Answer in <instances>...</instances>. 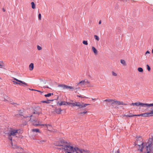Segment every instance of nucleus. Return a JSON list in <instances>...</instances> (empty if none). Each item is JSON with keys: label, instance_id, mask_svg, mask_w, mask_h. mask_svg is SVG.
<instances>
[{"label": "nucleus", "instance_id": "nucleus-1", "mask_svg": "<svg viewBox=\"0 0 153 153\" xmlns=\"http://www.w3.org/2000/svg\"><path fill=\"white\" fill-rule=\"evenodd\" d=\"M77 149H78V147H74L68 143L64 147V150L65 151V153H74L75 151H76Z\"/></svg>", "mask_w": 153, "mask_h": 153}, {"label": "nucleus", "instance_id": "nucleus-2", "mask_svg": "<svg viewBox=\"0 0 153 153\" xmlns=\"http://www.w3.org/2000/svg\"><path fill=\"white\" fill-rule=\"evenodd\" d=\"M19 130L18 129H13L11 128L9 132L7 133V135L9 137H11V136H14L19 134Z\"/></svg>", "mask_w": 153, "mask_h": 153}, {"label": "nucleus", "instance_id": "nucleus-3", "mask_svg": "<svg viewBox=\"0 0 153 153\" xmlns=\"http://www.w3.org/2000/svg\"><path fill=\"white\" fill-rule=\"evenodd\" d=\"M58 87H61L63 89H70V90H71V91H73L75 89H77L79 88H74V87H73L71 86L67 85H63V84H59L58 85Z\"/></svg>", "mask_w": 153, "mask_h": 153}, {"label": "nucleus", "instance_id": "nucleus-4", "mask_svg": "<svg viewBox=\"0 0 153 153\" xmlns=\"http://www.w3.org/2000/svg\"><path fill=\"white\" fill-rule=\"evenodd\" d=\"M146 147V152L145 153H153L152 151V145L151 143H149Z\"/></svg>", "mask_w": 153, "mask_h": 153}, {"label": "nucleus", "instance_id": "nucleus-5", "mask_svg": "<svg viewBox=\"0 0 153 153\" xmlns=\"http://www.w3.org/2000/svg\"><path fill=\"white\" fill-rule=\"evenodd\" d=\"M67 143V142L65 141L64 140H62L60 142L57 143L56 145L60 147H65Z\"/></svg>", "mask_w": 153, "mask_h": 153}, {"label": "nucleus", "instance_id": "nucleus-6", "mask_svg": "<svg viewBox=\"0 0 153 153\" xmlns=\"http://www.w3.org/2000/svg\"><path fill=\"white\" fill-rule=\"evenodd\" d=\"M131 106L132 105H136L137 106H138L140 105L141 106H143L144 105L146 106V103H141L140 102H137L135 103H133L130 104Z\"/></svg>", "mask_w": 153, "mask_h": 153}, {"label": "nucleus", "instance_id": "nucleus-7", "mask_svg": "<svg viewBox=\"0 0 153 153\" xmlns=\"http://www.w3.org/2000/svg\"><path fill=\"white\" fill-rule=\"evenodd\" d=\"M76 151H75V152L76 153H85V152L88 153V150H85L83 149H80L78 148V149L76 150Z\"/></svg>", "mask_w": 153, "mask_h": 153}, {"label": "nucleus", "instance_id": "nucleus-8", "mask_svg": "<svg viewBox=\"0 0 153 153\" xmlns=\"http://www.w3.org/2000/svg\"><path fill=\"white\" fill-rule=\"evenodd\" d=\"M30 121H31L33 122V124L34 126H37L38 125H41L42 124H40L39 123V122H37V121H35V120L32 119L31 118H30Z\"/></svg>", "mask_w": 153, "mask_h": 153}, {"label": "nucleus", "instance_id": "nucleus-9", "mask_svg": "<svg viewBox=\"0 0 153 153\" xmlns=\"http://www.w3.org/2000/svg\"><path fill=\"white\" fill-rule=\"evenodd\" d=\"M9 139L11 141V143L12 146V147L14 149H18V148H19V147L18 146H17L16 145H13V143H12V137H9Z\"/></svg>", "mask_w": 153, "mask_h": 153}, {"label": "nucleus", "instance_id": "nucleus-10", "mask_svg": "<svg viewBox=\"0 0 153 153\" xmlns=\"http://www.w3.org/2000/svg\"><path fill=\"white\" fill-rule=\"evenodd\" d=\"M14 79L16 81H17V82H20V83L23 84L24 85V86H25V87L26 86H28V85L27 84V83H25V82L23 81H22L20 80H19L18 79H17L16 78H14Z\"/></svg>", "mask_w": 153, "mask_h": 153}, {"label": "nucleus", "instance_id": "nucleus-11", "mask_svg": "<svg viewBox=\"0 0 153 153\" xmlns=\"http://www.w3.org/2000/svg\"><path fill=\"white\" fill-rule=\"evenodd\" d=\"M62 111V110L61 109V108H59V109L55 108L54 110V112L57 113V114H60L61 113V111Z\"/></svg>", "mask_w": 153, "mask_h": 153}, {"label": "nucleus", "instance_id": "nucleus-12", "mask_svg": "<svg viewBox=\"0 0 153 153\" xmlns=\"http://www.w3.org/2000/svg\"><path fill=\"white\" fill-rule=\"evenodd\" d=\"M138 146H139V148L141 146V149H140L141 152H142L143 151V149L144 147V143L142 142V143L140 145H138Z\"/></svg>", "mask_w": 153, "mask_h": 153}, {"label": "nucleus", "instance_id": "nucleus-13", "mask_svg": "<svg viewBox=\"0 0 153 153\" xmlns=\"http://www.w3.org/2000/svg\"><path fill=\"white\" fill-rule=\"evenodd\" d=\"M23 149L21 147H19L16 151L18 153H25L23 152Z\"/></svg>", "mask_w": 153, "mask_h": 153}, {"label": "nucleus", "instance_id": "nucleus-14", "mask_svg": "<svg viewBox=\"0 0 153 153\" xmlns=\"http://www.w3.org/2000/svg\"><path fill=\"white\" fill-rule=\"evenodd\" d=\"M57 104H59V105H66V102L62 101L61 102H58L57 103Z\"/></svg>", "mask_w": 153, "mask_h": 153}, {"label": "nucleus", "instance_id": "nucleus-15", "mask_svg": "<svg viewBox=\"0 0 153 153\" xmlns=\"http://www.w3.org/2000/svg\"><path fill=\"white\" fill-rule=\"evenodd\" d=\"M46 141V140H37L36 141V142L37 143H39L40 144H43V143L45 142Z\"/></svg>", "mask_w": 153, "mask_h": 153}, {"label": "nucleus", "instance_id": "nucleus-16", "mask_svg": "<svg viewBox=\"0 0 153 153\" xmlns=\"http://www.w3.org/2000/svg\"><path fill=\"white\" fill-rule=\"evenodd\" d=\"M115 103V100H111L110 102L106 103V105H112L114 104Z\"/></svg>", "mask_w": 153, "mask_h": 153}, {"label": "nucleus", "instance_id": "nucleus-17", "mask_svg": "<svg viewBox=\"0 0 153 153\" xmlns=\"http://www.w3.org/2000/svg\"><path fill=\"white\" fill-rule=\"evenodd\" d=\"M143 116L145 117L151 116L149 112L142 114Z\"/></svg>", "mask_w": 153, "mask_h": 153}, {"label": "nucleus", "instance_id": "nucleus-18", "mask_svg": "<svg viewBox=\"0 0 153 153\" xmlns=\"http://www.w3.org/2000/svg\"><path fill=\"white\" fill-rule=\"evenodd\" d=\"M115 103L116 105H123V102H120L116 100H115Z\"/></svg>", "mask_w": 153, "mask_h": 153}, {"label": "nucleus", "instance_id": "nucleus-19", "mask_svg": "<svg viewBox=\"0 0 153 153\" xmlns=\"http://www.w3.org/2000/svg\"><path fill=\"white\" fill-rule=\"evenodd\" d=\"M34 68V64L33 63H31L29 65V70L30 71L32 70Z\"/></svg>", "mask_w": 153, "mask_h": 153}, {"label": "nucleus", "instance_id": "nucleus-20", "mask_svg": "<svg viewBox=\"0 0 153 153\" xmlns=\"http://www.w3.org/2000/svg\"><path fill=\"white\" fill-rule=\"evenodd\" d=\"M92 49L95 54H97V51L96 48L94 47L93 46L92 48Z\"/></svg>", "mask_w": 153, "mask_h": 153}, {"label": "nucleus", "instance_id": "nucleus-21", "mask_svg": "<svg viewBox=\"0 0 153 153\" xmlns=\"http://www.w3.org/2000/svg\"><path fill=\"white\" fill-rule=\"evenodd\" d=\"M78 84H81L82 86L85 85V80H82L79 82L78 84Z\"/></svg>", "mask_w": 153, "mask_h": 153}, {"label": "nucleus", "instance_id": "nucleus-22", "mask_svg": "<svg viewBox=\"0 0 153 153\" xmlns=\"http://www.w3.org/2000/svg\"><path fill=\"white\" fill-rule=\"evenodd\" d=\"M53 100H48L46 101H42V103H49L50 102V101H53Z\"/></svg>", "mask_w": 153, "mask_h": 153}, {"label": "nucleus", "instance_id": "nucleus-23", "mask_svg": "<svg viewBox=\"0 0 153 153\" xmlns=\"http://www.w3.org/2000/svg\"><path fill=\"white\" fill-rule=\"evenodd\" d=\"M32 131L34 132H40L38 128H34L32 129Z\"/></svg>", "mask_w": 153, "mask_h": 153}, {"label": "nucleus", "instance_id": "nucleus-24", "mask_svg": "<svg viewBox=\"0 0 153 153\" xmlns=\"http://www.w3.org/2000/svg\"><path fill=\"white\" fill-rule=\"evenodd\" d=\"M120 62L122 64H123L125 66L126 65V62L124 60L121 59L120 60Z\"/></svg>", "mask_w": 153, "mask_h": 153}, {"label": "nucleus", "instance_id": "nucleus-25", "mask_svg": "<svg viewBox=\"0 0 153 153\" xmlns=\"http://www.w3.org/2000/svg\"><path fill=\"white\" fill-rule=\"evenodd\" d=\"M53 93H49L48 94L45 95V96L46 97H49L51 96V95H53Z\"/></svg>", "mask_w": 153, "mask_h": 153}, {"label": "nucleus", "instance_id": "nucleus-26", "mask_svg": "<svg viewBox=\"0 0 153 153\" xmlns=\"http://www.w3.org/2000/svg\"><path fill=\"white\" fill-rule=\"evenodd\" d=\"M31 7L33 9H35V6L34 3L33 2H32L31 3Z\"/></svg>", "mask_w": 153, "mask_h": 153}, {"label": "nucleus", "instance_id": "nucleus-27", "mask_svg": "<svg viewBox=\"0 0 153 153\" xmlns=\"http://www.w3.org/2000/svg\"><path fill=\"white\" fill-rule=\"evenodd\" d=\"M139 140L140 141V142H142L143 141L142 138L140 137L139 138H138L137 140V143H140V142H139Z\"/></svg>", "mask_w": 153, "mask_h": 153}, {"label": "nucleus", "instance_id": "nucleus-28", "mask_svg": "<svg viewBox=\"0 0 153 153\" xmlns=\"http://www.w3.org/2000/svg\"><path fill=\"white\" fill-rule=\"evenodd\" d=\"M120 152L119 151V149H118L117 150H115L114 149L112 153H120Z\"/></svg>", "mask_w": 153, "mask_h": 153}, {"label": "nucleus", "instance_id": "nucleus-29", "mask_svg": "<svg viewBox=\"0 0 153 153\" xmlns=\"http://www.w3.org/2000/svg\"><path fill=\"white\" fill-rule=\"evenodd\" d=\"M146 106L147 107L152 106H153V103H152V104L146 103Z\"/></svg>", "mask_w": 153, "mask_h": 153}, {"label": "nucleus", "instance_id": "nucleus-30", "mask_svg": "<svg viewBox=\"0 0 153 153\" xmlns=\"http://www.w3.org/2000/svg\"><path fill=\"white\" fill-rule=\"evenodd\" d=\"M94 37L95 39L97 40V41H99L100 40V38L99 37L96 35H94Z\"/></svg>", "mask_w": 153, "mask_h": 153}, {"label": "nucleus", "instance_id": "nucleus-31", "mask_svg": "<svg viewBox=\"0 0 153 153\" xmlns=\"http://www.w3.org/2000/svg\"><path fill=\"white\" fill-rule=\"evenodd\" d=\"M41 126H46L48 128V127H51V126L50 124H42Z\"/></svg>", "mask_w": 153, "mask_h": 153}, {"label": "nucleus", "instance_id": "nucleus-32", "mask_svg": "<svg viewBox=\"0 0 153 153\" xmlns=\"http://www.w3.org/2000/svg\"><path fill=\"white\" fill-rule=\"evenodd\" d=\"M134 115H133L132 114L130 113L129 115H126V117H131L135 116Z\"/></svg>", "mask_w": 153, "mask_h": 153}, {"label": "nucleus", "instance_id": "nucleus-33", "mask_svg": "<svg viewBox=\"0 0 153 153\" xmlns=\"http://www.w3.org/2000/svg\"><path fill=\"white\" fill-rule=\"evenodd\" d=\"M13 83H14V85H22V84H21V83H19L16 81H13Z\"/></svg>", "mask_w": 153, "mask_h": 153}, {"label": "nucleus", "instance_id": "nucleus-34", "mask_svg": "<svg viewBox=\"0 0 153 153\" xmlns=\"http://www.w3.org/2000/svg\"><path fill=\"white\" fill-rule=\"evenodd\" d=\"M138 71L140 72H143V68H138Z\"/></svg>", "mask_w": 153, "mask_h": 153}, {"label": "nucleus", "instance_id": "nucleus-35", "mask_svg": "<svg viewBox=\"0 0 153 153\" xmlns=\"http://www.w3.org/2000/svg\"><path fill=\"white\" fill-rule=\"evenodd\" d=\"M83 43L86 45H88V43L87 41H86L84 40L82 42Z\"/></svg>", "mask_w": 153, "mask_h": 153}, {"label": "nucleus", "instance_id": "nucleus-36", "mask_svg": "<svg viewBox=\"0 0 153 153\" xmlns=\"http://www.w3.org/2000/svg\"><path fill=\"white\" fill-rule=\"evenodd\" d=\"M37 49L38 50H41L42 49V48L41 47L39 46V45H37Z\"/></svg>", "mask_w": 153, "mask_h": 153}, {"label": "nucleus", "instance_id": "nucleus-37", "mask_svg": "<svg viewBox=\"0 0 153 153\" xmlns=\"http://www.w3.org/2000/svg\"><path fill=\"white\" fill-rule=\"evenodd\" d=\"M4 66V63L2 62H0V68Z\"/></svg>", "mask_w": 153, "mask_h": 153}, {"label": "nucleus", "instance_id": "nucleus-38", "mask_svg": "<svg viewBox=\"0 0 153 153\" xmlns=\"http://www.w3.org/2000/svg\"><path fill=\"white\" fill-rule=\"evenodd\" d=\"M87 111L85 110L83 112H80L79 113V114H86L87 113Z\"/></svg>", "mask_w": 153, "mask_h": 153}, {"label": "nucleus", "instance_id": "nucleus-39", "mask_svg": "<svg viewBox=\"0 0 153 153\" xmlns=\"http://www.w3.org/2000/svg\"><path fill=\"white\" fill-rule=\"evenodd\" d=\"M111 100L109 99H107L104 101V102H110V101Z\"/></svg>", "mask_w": 153, "mask_h": 153}, {"label": "nucleus", "instance_id": "nucleus-40", "mask_svg": "<svg viewBox=\"0 0 153 153\" xmlns=\"http://www.w3.org/2000/svg\"><path fill=\"white\" fill-rule=\"evenodd\" d=\"M112 75L113 76H117V75L116 73H115L114 71H112Z\"/></svg>", "mask_w": 153, "mask_h": 153}, {"label": "nucleus", "instance_id": "nucleus-41", "mask_svg": "<svg viewBox=\"0 0 153 153\" xmlns=\"http://www.w3.org/2000/svg\"><path fill=\"white\" fill-rule=\"evenodd\" d=\"M149 113L150 114V116H153V109Z\"/></svg>", "mask_w": 153, "mask_h": 153}, {"label": "nucleus", "instance_id": "nucleus-42", "mask_svg": "<svg viewBox=\"0 0 153 153\" xmlns=\"http://www.w3.org/2000/svg\"><path fill=\"white\" fill-rule=\"evenodd\" d=\"M33 113V114H38V115H39V114H40V113L39 112H37V111H35Z\"/></svg>", "mask_w": 153, "mask_h": 153}, {"label": "nucleus", "instance_id": "nucleus-43", "mask_svg": "<svg viewBox=\"0 0 153 153\" xmlns=\"http://www.w3.org/2000/svg\"><path fill=\"white\" fill-rule=\"evenodd\" d=\"M147 69H148V71H150L151 70V68H150V67L148 65H147Z\"/></svg>", "mask_w": 153, "mask_h": 153}, {"label": "nucleus", "instance_id": "nucleus-44", "mask_svg": "<svg viewBox=\"0 0 153 153\" xmlns=\"http://www.w3.org/2000/svg\"><path fill=\"white\" fill-rule=\"evenodd\" d=\"M90 85V82L87 80H85V85Z\"/></svg>", "mask_w": 153, "mask_h": 153}, {"label": "nucleus", "instance_id": "nucleus-45", "mask_svg": "<svg viewBox=\"0 0 153 153\" xmlns=\"http://www.w3.org/2000/svg\"><path fill=\"white\" fill-rule=\"evenodd\" d=\"M82 104H83V106H84V108L86 106H87V105H90V104H84L83 103H82Z\"/></svg>", "mask_w": 153, "mask_h": 153}, {"label": "nucleus", "instance_id": "nucleus-46", "mask_svg": "<svg viewBox=\"0 0 153 153\" xmlns=\"http://www.w3.org/2000/svg\"><path fill=\"white\" fill-rule=\"evenodd\" d=\"M38 18L39 20L41 19V15L40 13H39L38 15Z\"/></svg>", "mask_w": 153, "mask_h": 153}, {"label": "nucleus", "instance_id": "nucleus-47", "mask_svg": "<svg viewBox=\"0 0 153 153\" xmlns=\"http://www.w3.org/2000/svg\"><path fill=\"white\" fill-rule=\"evenodd\" d=\"M77 96L78 97H82V98H88V97H86L85 96L82 97L81 95H77Z\"/></svg>", "mask_w": 153, "mask_h": 153}, {"label": "nucleus", "instance_id": "nucleus-48", "mask_svg": "<svg viewBox=\"0 0 153 153\" xmlns=\"http://www.w3.org/2000/svg\"><path fill=\"white\" fill-rule=\"evenodd\" d=\"M79 108H84V106H83V105L82 104H80L79 106Z\"/></svg>", "mask_w": 153, "mask_h": 153}, {"label": "nucleus", "instance_id": "nucleus-49", "mask_svg": "<svg viewBox=\"0 0 153 153\" xmlns=\"http://www.w3.org/2000/svg\"><path fill=\"white\" fill-rule=\"evenodd\" d=\"M71 105H72L73 106H76V102L72 103Z\"/></svg>", "mask_w": 153, "mask_h": 153}, {"label": "nucleus", "instance_id": "nucleus-50", "mask_svg": "<svg viewBox=\"0 0 153 153\" xmlns=\"http://www.w3.org/2000/svg\"><path fill=\"white\" fill-rule=\"evenodd\" d=\"M81 104V103L78 102H76V106H79V105Z\"/></svg>", "mask_w": 153, "mask_h": 153}, {"label": "nucleus", "instance_id": "nucleus-51", "mask_svg": "<svg viewBox=\"0 0 153 153\" xmlns=\"http://www.w3.org/2000/svg\"><path fill=\"white\" fill-rule=\"evenodd\" d=\"M10 103L11 104H12L14 105V106H16V105H18L17 104L14 103V102H10Z\"/></svg>", "mask_w": 153, "mask_h": 153}, {"label": "nucleus", "instance_id": "nucleus-52", "mask_svg": "<svg viewBox=\"0 0 153 153\" xmlns=\"http://www.w3.org/2000/svg\"><path fill=\"white\" fill-rule=\"evenodd\" d=\"M57 149H64V147H61L60 148H57Z\"/></svg>", "mask_w": 153, "mask_h": 153}, {"label": "nucleus", "instance_id": "nucleus-53", "mask_svg": "<svg viewBox=\"0 0 153 153\" xmlns=\"http://www.w3.org/2000/svg\"><path fill=\"white\" fill-rule=\"evenodd\" d=\"M134 116H143L142 114H138V115H135Z\"/></svg>", "mask_w": 153, "mask_h": 153}, {"label": "nucleus", "instance_id": "nucleus-54", "mask_svg": "<svg viewBox=\"0 0 153 153\" xmlns=\"http://www.w3.org/2000/svg\"><path fill=\"white\" fill-rule=\"evenodd\" d=\"M71 102H66V105H71Z\"/></svg>", "mask_w": 153, "mask_h": 153}, {"label": "nucleus", "instance_id": "nucleus-55", "mask_svg": "<svg viewBox=\"0 0 153 153\" xmlns=\"http://www.w3.org/2000/svg\"><path fill=\"white\" fill-rule=\"evenodd\" d=\"M44 88H49L48 86H44Z\"/></svg>", "mask_w": 153, "mask_h": 153}, {"label": "nucleus", "instance_id": "nucleus-56", "mask_svg": "<svg viewBox=\"0 0 153 153\" xmlns=\"http://www.w3.org/2000/svg\"><path fill=\"white\" fill-rule=\"evenodd\" d=\"M148 53H149V54L150 53V52H149V51H147L146 52V54H148Z\"/></svg>", "mask_w": 153, "mask_h": 153}, {"label": "nucleus", "instance_id": "nucleus-57", "mask_svg": "<svg viewBox=\"0 0 153 153\" xmlns=\"http://www.w3.org/2000/svg\"><path fill=\"white\" fill-rule=\"evenodd\" d=\"M101 20H100L99 22V24H101Z\"/></svg>", "mask_w": 153, "mask_h": 153}, {"label": "nucleus", "instance_id": "nucleus-58", "mask_svg": "<svg viewBox=\"0 0 153 153\" xmlns=\"http://www.w3.org/2000/svg\"><path fill=\"white\" fill-rule=\"evenodd\" d=\"M2 10L3 12H4L5 11V10L4 8H3Z\"/></svg>", "mask_w": 153, "mask_h": 153}, {"label": "nucleus", "instance_id": "nucleus-59", "mask_svg": "<svg viewBox=\"0 0 153 153\" xmlns=\"http://www.w3.org/2000/svg\"><path fill=\"white\" fill-rule=\"evenodd\" d=\"M134 145L135 146H136L137 145V143H135Z\"/></svg>", "mask_w": 153, "mask_h": 153}, {"label": "nucleus", "instance_id": "nucleus-60", "mask_svg": "<svg viewBox=\"0 0 153 153\" xmlns=\"http://www.w3.org/2000/svg\"><path fill=\"white\" fill-rule=\"evenodd\" d=\"M30 90H32V91H35V89H30Z\"/></svg>", "mask_w": 153, "mask_h": 153}, {"label": "nucleus", "instance_id": "nucleus-61", "mask_svg": "<svg viewBox=\"0 0 153 153\" xmlns=\"http://www.w3.org/2000/svg\"><path fill=\"white\" fill-rule=\"evenodd\" d=\"M38 92H41V93H42V92H41V91H39Z\"/></svg>", "mask_w": 153, "mask_h": 153}, {"label": "nucleus", "instance_id": "nucleus-62", "mask_svg": "<svg viewBox=\"0 0 153 153\" xmlns=\"http://www.w3.org/2000/svg\"><path fill=\"white\" fill-rule=\"evenodd\" d=\"M38 92H41V93H42V92H41V91H39Z\"/></svg>", "mask_w": 153, "mask_h": 153}, {"label": "nucleus", "instance_id": "nucleus-63", "mask_svg": "<svg viewBox=\"0 0 153 153\" xmlns=\"http://www.w3.org/2000/svg\"><path fill=\"white\" fill-rule=\"evenodd\" d=\"M32 116H33V115H30L29 117H31Z\"/></svg>", "mask_w": 153, "mask_h": 153}, {"label": "nucleus", "instance_id": "nucleus-64", "mask_svg": "<svg viewBox=\"0 0 153 153\" xmlns=\"http://www.w3.org/2000/svg\"><path fill=\"white\" fill-rule=\"evenodd\" d=\"M152 53H153V49H152Z\"/></svg>", "mask_w": 153, "mask_h": 153}]
</instances>
